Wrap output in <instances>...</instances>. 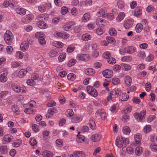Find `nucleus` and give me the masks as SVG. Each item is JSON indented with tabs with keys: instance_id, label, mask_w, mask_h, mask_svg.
I'll list each match as a JSON object with an SVG mask.
<instances>
[{
	"instance_id": "obj_51",
	"label": "nucleus",
	"mask_w": 157,
	"mask_h": 157,
	"mask_svg": "<svg viewBox=\"0 0 157 157\" xmlns=\"http://www.w3.org/2000/svg\"><path fill=\"white\" fill-rule=\"evenodd\" d=\"M106 39L108 43L114 44L115 42V40L113 37L107 36Z\"/></svg>"
},
{
	"instance_id": "obj_59",
	"label": "nucleus",
	"mask_w": 157,
	"mask_h": 157,
	"mask_svg": "<svg viewBox=\"0 0 157 157\" xmlns=\"http://www.w3.org/2000/svg\"><path fill=\"white\" fill-rule=\"evenodd\" d=\"M95 88L93 86H88L86 88V90L88 93L90 94V95L91 93H92L93 91L95 90Z\"/></svg>"
},
{
	"instance_id": "obj_18",
	"label": "nucleus",
	"mask_w": 157,
	"mask_h": 157,
	"mask_svg": "<svg viewBox=\"0 0 157 157\" xmlns=\"http://www.w3.org/2000/svg\"><path fill=\"white\" fill-rule=\"evenodd\" d=\"M105 21L102 18H98L96 19V24L99 26H105Z\"/></svg>"
},
{
	"instance_id": "obj_32",
	"label": "nucleus",
	"mask_w": 157,
	"mask_h": 157,
	"mask_svg": "<svg viewBox=\"0 0 157 157\" xmlns=\"http://www.w3.org/2000/svg\"><path fill=\"white\" fill-rule=\"evenodd\" d=\"M26 74V71L25 69H22L20 70L17 74L18 76L20 78H22Z\"/></svg>"
},
{
	"instance_id": "obj_41",
	"label": "nucleus",
	"mask_w": 157,
	"mask_h": 157,
	"mask_svg": "<svg viewBox=\"0 0 157 157\" xmlns=\"http://www.w3.org/2000/svg\"><path fill=\"white\" fill-rule=\"evenodd\" d=\"M150 147L152 151L157 153V144H151L150 145Z\"/></svg>"
},
{
	"instance_id": "obj_29",
	"label": "nucleus",
	"mask_w": 157,
	"mask_h": 157,
	"mask_svg": "<svg viewBox=\"0 0 157 157\" xmlns=\"http://www.w3.org/2000/svg\"><path fill=\"white\" fill-rule=\"evenodd\" d=\"M134 138L136 143L137 144L141 143V135L140 134H137L134 135Z\"/></svg>"
},
{
	"instance_id": "obj_3",
	"label": "nucleus",
	"mask_w": 157,
	"mask_h": 157,
	"mask_svg": "<svg viewBox=\"0 0 157 157\" xmlns=\"http://www.w3.org/2000/svg\"><path fill=\"white\" fill-rule=\"evenodd\" d=\"M11 87L12 90L16 93H25L26 91V89L24 86L20 87L17 84L14 83H12L11 85Z\"/></svg>"
},
{
	"instance_id": "obj_56",
	"label": "nucleus",
	"mask_w": 157,
	"mask_h": 157,
	"mask_svg": "<svg viewBox=\"0 0 157 157\" xmlns=\"http://www.w3.org/2000/svg\"><path fill=\"white\" fill-rule=\"evenodd\" d=\"M63 32H58L56 31L54 33V36L56 37H58L60 38H62V34Z\"/></svg>"
},
{
	"instance_id": "obj_39",
	"label": "nucleus",
	"mask_w": 157,
	"mask_h": 157,
	"mask_svg": "<svg viewBox=\"0 0 157 157\" xmlns=\"http://www.w3.org/2000/svg\"><path fill=\"white\" fill-rule=\"evenodd\" d=\"M66 57V54L65 53H61L58 57V60L59 62H62L65 59Z\"/></svg>"
},
{
	"instance_id": "obj_48",
	"label": "nucleus",
	"mask_w": 157,
	"mask_h": 157,
	"mask_svg": "<svg viewBox=\"0 0 157 157\" xmlns=\"http://www.w3.org/2000/svg\"><path fill=\"white\" fill-rule=\"evenodd\" d=\"M74 113L71 109H68L65 113V115L67 117H71L73 116Z\"/></svg>"
},
{
	"instance_id": "obj_1",
	"label": "nucleus",
	"mask_w": 157,
	"mask_h": 157,
	"mask_svg": "<svg viewBox=\"0 0 157 157\" xmlns=\"http://www.w3.org/2000/svg\"><path fill=\"white\" fill-rule=\"evenodd\" d=\"M129 142V139L128 138L118 136L117 137L116 140V145L118 147L121 148L123 147L124 144H128Z\"/></svg>"
},
{
	"instance_id": "obj_10",
	"label": "nucleus",
	"mask_w": 157,
	"mask_h": 157,
	"mask_svg": "<svg viewBox=\"0 0 157 157\" xmlns=\"http://www.w3.org/2000/svg\"><path fill=\"white\" fill-rule=\"evenodd\" d=\"M76 58L78 60L86 61L89 59V56L87 54H79L77 55Z\"/></svg>"
},
{
	"instance_id": "obj_47",
	"label": "nucleus",
	"mask_w": 157,
	"mask_h": 157,
	"mask_svg": "<svg viewBox=\"0 0 157 157\" xmlns=\"http://www.w3.org/2000/svg\"><path fill=\"white\" fill-rule=\"evenodd\" d=\"M121 67L122 69L125 71L129 70L131 68V67L130 65L125 63H122L121 64Z\"/></svg>"
},
{
	"instance_id": "obj_44",
	"label": "nucleus",
	"mask_w": 157,
	"mask_h": 157,
	"mask_svg": "<svg viewBox=\"0 0 157 157\" xmlns=\"http://www.w3.org/2000/svg\"><path fill=\"white\" fill-rule=\"evenodd\" d=\"M76 60L75 59H71L67 64V66L68 67H71L74 65L76 63Z\"/></svg>"
},
{
	"instance_id": "obj_45",
	"label": "nucleus",
	"mask_w": 157,
	"mask_h": 157,
	"mask_svg": "<svg viewBox=\"0 0 157 157\" xmlns=\"http://www.w3.org/2000/svg\"><path fill=\"white\" fill-rule=\"evenodd\" d=\"M38 8L39 11L42 13L45 12L46 9V6L44 4H43L40 5L38 6Z\"/></svg>"
},
{
	"instance_id": "obj_33",
	"label": "nucleus",
	"mask_w": 157,
	"mask_h": 157,
	"mask_svg": "<svg viewBox=\"0 0 157 157\" xmlns=\"http://www.w3.org/2000/svg\"><path fill=\"white\" fill-rule=\"evenodd\" d=\"M79 132H78V134L77 135V138L76 139V140L78 142L81 143L85 140V138L84 136L79 135Z\"/></svg>"
},
{
	"instance_id": "obj_15",
	"label": "nucleus",
	"mask_w": 157,
	"mask_h": 157,
	"mask_svg": "<svg viewBox=\"0 0 157 157\" xmlns=\"http://www.w3.org/2000/svg\"><path fill=\"white\" fill-rule=\"evenodd\" d=\"M29 48L28 42L27 41L23 42L21 44L20 46V49L23 52L27 51Z\"/></svg>"
},
{
	"instance_id": "obj_16",
	"label": "nucleus",
	"mask_w": 157,
	"mask_h": 157,
	"mask_svg": "<svg viewBox=\"0 0 157 157\" xmlns=\"http://www.w3.org/2000/svg\"><path fill=\"white\" fill-rule=\"evenodd\" d=\"M102 74L105 78H109L112 76L113 72L110 70L106 69L103 71Z\"/></svg>"
},
{
	"instance_id": "obj_24",
	"label": "nucleus",
	"mask_w": 157,
	"mask_h": 157,
	"mask_svg": "<svg viewBox=\"0 0 157 157\" xmlns=\"http://www.w3.org/2000/svg\"><path fill=\"white\" fill-rule=\"evenodd\" d=\"M37 25L40 28L42 29H45L48 27L47 24L42 21L38 22L37 23Z\"/></svg>"
},
{
	"instance_id": "obj_19",
	"label": "nucleus",
	"mask_w": 157,
	"mask_h": 157,
	"mask_svg": "<svg viewBox=\"0 0 157 157\" xmlns=\"http://www.w3.org/2000/svg\"><path fill=\"white\" fill-rule=\"evenodd\" d=\"M13 137L10 135H6L3 137V139L5 143H9L13 140Z\"/></svg>"
},
{
	"instance_id": "obj_46",
	"label": "nucleus",
	"mask_w": 157,
	"mask_h": 157,
	"mask_svg": "<svg viewBox=\"0 0 157 157\" xmlns=\"http://www.w3.org/2000/svg\"><path fill=\"white\" fill-rule=\"evenodd\" d=\"M112 82L114 85H117L120 83V80L117 78H114L112 79Z\"/></svg>"
},
{
	"instance_id": "obj_27",
	"label": "nucleus",
	"mask_w": 157,
	"mask_h": 157,
	"mask_svg": "<svg viewBox=\"0 0 157 157\" xmlns=\"http://www.w3.org/2000/svg\"><path fill=\"white\" fill-rule=\"evenodd\" d=\"M129 96L126 93L121 94L119 97V100L121 101H126L129 98Z\"/></svg>"
},
{
	"instance_id": "obj_11",
	"label": "nucleus",
	"mask_w": 157,
	"mask_h": 157,
	"mask_svg": "<svg viewBox=\"0 0 157 157\" xmlns=\"http://www.w3.org/2000/svg\"><path fill=\"white\" fill-rule=\"evenodd\" d=\"M133 23V20L130 18L125 21L124 23V26L125 29H128L131 27Z\"/></svg>"
},
{
	"instance_id": "obj_60",
	"label": "nucleus",
	"mask_w": 157,
	"mask_h": 157,
	"mask_svg": "<svg viewBox=\"0 0 157 157\" xmlns=\"http://www.w3.org/2000/svg\"><path fill=\"white\" fill-rule=\"evenodd\" d=\"M34 112L32 108H26L24 110V112L26 114H32Z\"/></svg>"
},
{
	"instance_id": "obj_4",
	"label": "nucleus",
	"mask_w": 157,
	"mask_h": 157,
	"mask_svg": "<svg viewBox=\"0 0 157 157\" xmlns=\"http://www.w3.org/2000/svg\"><path fill=\"white\" fill-rule=\"evenodd\" d=\"M13 36L12 32L10 31H7L4 35V39L6 43L10 45L12 41V38Z\"/></svg>"
},
{
	"instance_id": "obj_13",
	"label": "nucleus",
	"mask_w": 157,
	"mask_h": 157,
	"mask_svg": "<svg viewBox=\"0 0 157 157\" xmlns=\"http://www.w3.org/2000/svg\"><path fill=\"white\" fill-rule=\"evenodd\" d=\"M57 112V108L53 107L49 109L48 111V113L46 115V117L47 118H50L53 116L54 114Z\"/></svg>"
},
{
	"instance_id": "obj_42",
	"label": "nucleus",
	"mask_w": 157,
	"mask_h": 157,
	"mask_svg": "<svg viewBox=\"0 0 157 157\" xmlns=\"http://www.w3.org/2000/svg\"><path fill=\"white\" fill-rule=\"evenodd\" d=\"M67 78L68 80L72 81L75 79L76 76L74 74L71 73L68 74L67 76Z\"/></svg>"
},
{
	"instance_id": "obj_58",
	"label": "nucleus",
	"mask_w": 157,
	"mask_h": 157,
	"mask_svg": "<svg viewBox=\"0 0 157 157\" xmlns=\"http://www.w3.org/2000/svg\"><path fill=\"white\" fill-rule=\"evenodd\" d=\"M68 11V8L66 6H63L61 8V13L62 15L66 14Z\"/></svg>"
},
{
	"instance_id": "obj_9",
	"label": "nucleus",
	"mask_w": 157,
	"mask_h": 157,
	"mask_svg": "<svg viewBox=\"0 0 157 157\" xmlns=\"http://www.w3.org/2000/svg\"><path fill=\"white\" fill-rule=\"evenodd\" d=\"M75 25V23L74 22H68L63 25V29L65 31L70 30Z\"/></svg>"
},
{
	"instance_id": "obj_50",
	"label": "nucleus",
	"mask_w": 157,
	"mask_h": 157,
	"mask_svg": "<svg viewBox=\"0 0 157 157\" xmlns=\"http://www.w3.org/2000/svg\"><path fill=\"white\" fill-rule=\"evenodd\" d=\"M22 143V141L20 140H17L13 143V145L15 147H17Z\"/></svg>"
},
{
	"instance_id": "obj_64",
	"label": "nucleus",
	"mask_w": 157,
	"mask_h": 157,
	"mask_svg": "<svg viewBox=\"0 0 157 157\" xmlns=\"http://www.w3.org/2000/svg\"><path fill=\"white\" fill-rule=\"evenodd\" d=\"M11 65L12 67L14 68H16L19 67L20 65V64L18 62L14 61L11 63Z\"/></svg>"
},
{
	"instance_id": "obj_5",
	"label": "nucleus",
	"mask_w": 157,
	"mask_h": 157,
	"mask_svg": "<svg viewBox=\"0 0 157 157\" xmlns=\"http://www.w3.org/2000/svg\"><path fill=\"white\" fill-rule=\"evenodd\" d=\"M146 113V111L143 110L140 113H135L133 114L135 119L138 122H141L143 118H144Z\"/></svg>"
},
{
	"instance_id": "obj_36",
	"label": "nucleus",
	"mask_w": 157,
	"mask_h": 157,
	"mask_svg": "<svg viewBox=\"0 0 157 157\" xmlns=\"http://www.w3.org/2000/svg\"><path fill=\"white\" fill-rule=\"evenodd\" d=\"M52 44L54 46L58 48H61L63 46V44L60 41H55L53 42Z\"/></svg>"
},
{
	"instance_id": "obj_54",
	"label": "nucleus",
	"mask_w": 157,
	"mask_h": 157,
	"mask_svg": "<svg viewBox=\"0 0 157 157\" xmlns=\"http://www.w3.org/2000/svg\"><path fill=\"white\" fill-rule=\"evenodd\" d=\"M151 129V126L150 125H147L144 127L143 129L144 132L145 133L149 132Z\"/></svg>"
},
{
	"instance_id": "obj_34",
	"label": "nucleus",
	"mask_w": 157,
	"mask_h": 157,
	"mask_svg": "<svg viewBox=\"0 0 157 157\" xmlns=\"http://www.w3.org/2000/svg\"><path fill=\"white\" fill-rule=\"evenodd\" d=\"M121 60L123 62H129L132 60V57L130 56H124L121 58Z\"/></svg>"
},
{
	"instance_id": "obj_28",
	"label": "nucleus",
	"mask_w": 157,
	"mask_h": 157,
	"mask_svg": "<svg viewBox=\"0 0 157 157\" xmlns=\"http://www.w3.org/2000/svg\"><path fill=\"white\" fill-rule=\"evenodd\" d=\"M89 126L90 128L93 130H95L96 129V126L94 121L90 120L89 121Z\"/></svg>"
},
{
	"instance_id": "obj_55",
	"label": "nucleus",
	"mask_w": 157,
	"mask_h": 157,
	"mask_svg": "<svg viewBox=\"0 0 157 157\" xmlns=\"http://www.w3.org/2000/svg\"><path fill=\"white\" fill-rule=\"evenodd\" d=\"M10 5L9 2L8 1H4L3 4L0 5V7L2 8H7Z\"/></svg>"
},
{
	"instance_id": "obj_57",
	"label": "nucleus",
	"mask_w": 157,
	"mask_h": 157,
	"mask_svg": "<svg viewBox=\"0 0 157 157\" xmlns=\"http://www.w3.org/2000/svg\"><path fill=\"white\" fill-rule=\"evenodd\" d=\"M117 5L118 8L120 9H122L124 7V3L121 0H119L117 2Z\"/></svg>"
},
{
	"instance_id": "obj_20",
	"label": "nucleus",
	"mask_w": 157,
	"mask_h": 157,
	"mask_svg": "<svg viewBox=\"0 0 157 157\" xmlns=\"http://www.w3.org/2000/svg\"><path fill=\"white\" fill-rule=\"evenodd\" d=\"M105 11V9L101 8L98 10L97 14L98 17H102L103 18L106 17Z\"/></svg>"
},
{
	"instance_id": "obj_40",
	"label": "nucleus",
	"mask_w": 157,
	"mask_h": 157,
	"mask_svg": "<svg viewBox=\"0 0 157 157\" xmlns=\"http://www.w3.org/2000/svg\"><path fill=\"white\" fill-rule=\"evenodd\" d=\"M125 16L124 13L123 12H121L118 15L117 18V21L120 22L124 19Z\"/></svg>"
},
{
	"instance_id": "obj_23",
	"label": "nucleus",
	"mask_w": 157,
	"mask_h": 157,
	"mask_svg": "<svg viewBox=\"0 0 157 157\" xmlns=\"http://www.w3.org/2000/svg\"><path fill=\"white\" fill-rule=\"evenodd\" d=\"M90 17V13H85L83 15L82 21L83 22H86L89 20Z\"/></svg>"
},
{
	"instance_id": "obj_52",
	"label": "nucleus",
	"mask_w": 157,
	"mask_h": 157,
	"mask_svg": "<svg viewBox=\"0 0 157 157\" xmlns=\"http://www.w3.org/2000/svg\"><path fill=\"white\" fill-rule=\"evenodd\" d=\"M7 148L6 146H1L0 147V154H5L7 152Z\"/></svg>"
},
{
	"instance_id": "obj_17",
	"label": "nucleus",
	"mask_w": 157,
	"mask_h": 157,
	"mask_svg": "<svg viewBox=\"0 0 157 157\" xmlns=\"http://www.w3.org/2000/svg\"><path fill=\"white\" fill-rule=\"evenodd\" d=\"M101 138V135L100 134H96L92 135L91 137V140L94 142L99 141Z\"/></svg>"
},
{
	"instance_id": "obj_61",
	"label": "nucleus",
	"mask_w": 157,
	"mask_h": 157,
	"mask_svg": "<svg viewBox=\"0 0 157 157\" xmlns=\"http://www.w3.org/2000/svg\"><path fill=\"white\" fill-rule=\"evenodd\" d=\"M12 110L13 112H14L17 114L19 113L18 108L16 105H14L12 107Z\"/></svg>"
},
{
	"instance_id": "obj_37",
	"label": "nucleus",
	"mask_w": 157,
	"mask_h": 157,
	"mask_svg": "<svg viewBox=\"0 0 157 157\" xmlns=\"http://www.w3.org/2000/svg\"><path fill=\"white\" fill-rule=\"evenodd\" d=\"M143 27V25L141 24H138L136 26V32L137 33H140L142 30Z\"/></svg>"
},
{
	"instance_id": "obj_25",
	"label": "nucleus",
	"mask_w": 157,
	"mask_h": 157,
	"mask_svg": "<svg viewBox=\"0 0 157 157\" xmlns=\"http://www.w3.org/2000/svg\"><path fill=\"white\" fill-rule=\"evenodd\" d=\"M91 38V36L88 33H86L82 35L81 39L84 41H86L90 40Z\"/></svg>"
},
{
	"instance_id": "obj_8",
	"label": "nucleus",
	"mask_w": 157,
	"mask_h": 157,
	"mask_svg": "<svg viewBox=\"0 0 157 157\" xmlns=\"http://www.w3.org/2000/svg\"><path fill=\"white\" fill-rule=\"evenodd\" d=\"M34 18L33 15L29 14L22 17L21 19L22 23L25 24L29 23Z\"/></svg>"
},
{
	"instance_id": "obj_38",
	"label": "nucleus",
	"mask_w": 157,
	"mask_h": 157,
	"mask_svg": "<svg viewBox=\"0 0 157 157\" xmlns=\"http://www.w3.org/2000/svg\"><path fill=\"white\" fill-rule=\"evenodd\" d=\"M142 148L140 147H138L135 149V152L136 155H140L142 152Z\"/></svg>"
},
{
	"instance_id": "obj_62",
	"label": "nucleus",
	"mask_w": 157,
	"mask_h": 157,
	"mask_svg": "<svg viewBox=\"0 0 157 157\" xmlns=\"http://www.w3.org/2000/svg\"><path fill=\"white\" fill-rule=\"evenodd\" d=\"M111 56L110 53L108 51L105 52L103 54L104 57L107 60Z\"/></svg>"
},
{
	"instance_id": "obj_21",
	"label": "nucleus",
	"mask_w": 157,
	"mask_h": 157,
	"mask_svg": "<svg viewBox=\"0 0 157 157\" xmlns=\"http://www.w3.org/2000/svg\"><path fill=\"white\" fill-rule=\"evenodd\" d=\"M134 14L137 17H140L142 14V9L140 7H137L135 10Z\"/></svg>"
},
{
	"instance_id": "obj_53",
	"label": "nucleus",
	"mask_w": 157,
	"mask_h": 157,
	"mask_svg": "<svg viewBox=\"0 0 157 157\" xmlns=\"http://www.w3.org/2000/svg\"><path fill=\"white\" fill-rule=\"evenodd\" d=\"M57 52L54 50H51L49 53V55L51 57H53L56 56Z\"/></svg>"
},
{
	"instance_id": "obj_35",
	"label": "nucleus",
	"mask_w": 157,
	"mask_h": 157,
	"mask_svg": "<svg viewBox=\"0 0 157 157\" xmlns=\"http://www.w3.org/2000/svg\"><path fill=\"white\" fill-rule=\"evenodd\" d=\"M85 73L87 75H92L94 74V71L93 69L90 68L86 69Z\"/></svg>"
},
{
	"instance_id": "obj_63",
	"label": "nucleus",
	"mask_w": 157,
	"mask_h": 157,
	"mask_svg": "<svg viewBox=\"0 0 157 157\" xmlns=\"http://www.w3.org/2000/svg\"><path fill=\"white\" fill-rule=\"evenodd\" d=\"M155 118L156 117L154 115L149 116L147 118V122L148 123H150L154 120Z\"/></svg>"
},
{
	"instance_id": "obj_49",
	"label": "nucleus",
	"mask_w": 157,
	"mask_h": 157,
	"mask_svg": "<svg viewBox=\"0 0 157 157\" xmlns=\"http://www.w3.org/2000/svg\"><path fill=\"white\" fill-rule=\"evenodd\" d=\"M15 56L17 59H22L23 57L24 54L21 51H17L16 53Z\"/></svg>"
},
{
	"instance_id": "obj_30",
	"label": "nucleus",
	"mask_w": 157,
	"mask_h": 157,
	"mask_svg": "<svg viewBox=\"0 0 157 157\" xmlns=\"http://www.w3.org/2000/svg\"><path fill=\"white\" fill-rule=\"evenodd\" d=\"M42 155L44 157H52L53 154L50 151H45L43 152Z\"/></svg>"
},
{
	"instance_id": "obj_2",
	"label": "nucleus",
	"mask_w": 157,
	"mask_h": 157,
	"mask_svg": "<svg viewBox=\"0 0 157 157\" xmlns=\"http://www.w3.org/2000/svg\"><path fill=\"white\" fill-rule=\"evenodd\" d=\"M121 93V90L118 88H115L110 93V95L107 98V100L109 101L111 100L113 98H116L120 95Z\"/></svg>"
},
{
	"instance_id": "obj_26",
	"label": "nucleus",
	"mask_w": 157,
	"mask_h": 157,
	"mask_svg": "<svg viewBox=\"0 0 157 157\" xmlns=\"http://www.w3.org/2000/svg\"><path fill=\"white\" fill-rule=\"evenodd\" d=\"M26 10L23 8H18L16 10V13L21 15H25L26 13Z\"/></svg>"
},
{
	"instance_id": "obj_43",
	"label": "nucleus",
	"mask_w": 157,
	"mask_h": 157,
	"mask_svg": "<svg viewBox=\"0 0 157 157\" xmlns=\"http://www.w3.org/2000/svg\"><path fill=\"white\" fill-rule=\"evenodd\" d=\"M109 34L112 36H115L117 35V31L114 28H110L109 30Z\"/></svg>"
},
{
	"instance_id": "obj_22",
	"label": "nucleus",
	"mask_w": 157,
	"mask_h": 157,
	"mask_svg": "<svg viewBox=\"0 0 157 157\" xmlns=\"http://www.w3.org/2000/svg\"><path fill=\"white\" fill-rule=\"evenodd\" d=\"M124 82L127 86H129L132 83V79L131 77L128 75L126 76L124 78Z\"/></svg>"
},
{
	"instance_id": "obj_31",
	"label": "nucleus",
	"mask_w": 157,
	"mask_h": 157,
	"mask_svg": "<svg viewBox=\"0 0 157 157\" xmlns=\"http://www.w3.org/2000/svg\"><path fill=\"white\" fill-rule=\"evenodd\" d=\"M122 132L124 134L127 135L130 133L131 130L128 126H125L123 128Z\"/></svg>"
},
{
	"instance_id": "obj_14",
	"label": "nucleus",
	"mask_w": 157,
	"mask_h": 157,
	"mask_svg": "<svg viewBox=\"0 0 157 157\" xmlns=\"http://www.w3.org/2000/svg\"><path fill=\"white\" fill-rule=\"evenodd\" d=\"M124 50L126 53L129 54H133L136 51V48L132 46L126 47Z\"/></svg>"
},
{
	"instance_id": "obj_7",
	"label": "nucleus",
	"mask_w": 157,
	"mask_h": 157,
	"mask_svg": "<svg viewBox=\"0 0 157 157\" xmlns=\"http://www.w3.org/2000/svg\"><path fill=\"white\" fill-rule=\"evenodd\" d=\"M43 33L41 32L36 33L35 35L36 37L39 38L38 41L40 44L42 45H44L46 44L45 40L43 36Z\"/></svg>"
},
{
	"instance_id": "obj_12",
	"label": "nucleus",
	"mask_w": 157,
	"mask_h": 157,
	"mask_svg": "<svg viewBox=\"0 0 157 157\" xmlns=\"http://www.w3.org/2000/svg\"><path fill=\"white\" fill-rule=\"evenodd\" d=\"M82 120V117L80 115H74L71 118V122L72 123H78L81 122Z\"/></svg>"
},
{
	"instance_id": "obj_6",
	"label": "nucleus",
	"mask_w": 157,
	"mask_h": 157,
	"mask_svg": "<svg viewBox=\"0 0 157 157\" xmlns=\"http://www.w3.org/2000/svg\"><path fill=\"white\" fill-rule=\"evenodd\" d=\"M7 74V70L6 68H2L0 71V81L2 82H6L7 80L6 76Z\"/></svg>"
}]
</instances>
